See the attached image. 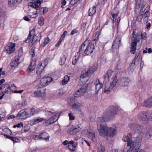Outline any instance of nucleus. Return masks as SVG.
<instances>
[{
    "mask_svg": "<svg viewBox=\"0 0 152 152\" xmlns=\"http://www.w3.org/2000/svg\"><path fill=\"white\" fill-rule=\"evenodd\" d=\"M135 16L137 18V21L139 22L141 21L143 18L142 9L145 7L146 3L144 1V0H135Z\"/></svg>",
    "mask_w": 152,
    "mask_h": 152,
    "instance_id": "f257e3e1",
    "label": "nucleus"
},
{
    "mask_svg": "<svg viewBox=\"0 0 152 152\" xmlns=\"http://www.w3.org/2000/svg\"><path fill=\"white\" fill-rule=\"evenodd\" d=\"M141 37L142 39L146 40L147 39L146 34L145 32L141 33L140 31H139L136 33L135 36L132 37V42L130 48V52L132 53H135L137 42H139L140 41V37Z\"/></svg>",
    "mask_w": 152,
    "mask_h": 152,
    "instance_id": "f03ea898",
    "label": "nucleus"
},
{
    "mask_svg": "<svg viewBox=\"0 0 152 152\" xmlns=\"http://www.w3.org/2000/svg\"><path fill=\"white\" fill-rule=\"evenodd\" d=\"M43 111L45 115L49 116H53L49 119L46 121L45 124L48 126L55 122L58 118L59 114L56 112H53L50 110L46 108L43 110Z\"/></svg>",
    "mask_w": 152,
    "mask_h": 152,
    "instance_id": "7ed1b4c3",
    "label": "nucleus"
},
{
    "mask_svg": "<svg viewBox=\"0 0 152 152\" xmlns=\"http://www.w3.org/2000/svg\"><path fill=\"white\" fill-rule=\"evenodd\" d=\"M118 109L115 106H111L108 107L104 116L107 120L113 118L117 113Z\"/></svg>",
    "mask_w": 152,
    "mask_h": 152,
    "instance_id": "20e7f679",
    "label": "nucleus"
},
{
    "mask_svg": "<svg viewBox=\"0 0 152 152\" xmlns=\"http://www.w3.org/2000/svg\"><path fill=\"white\" fill-rule=\"evenodd\" d=\"M117 77L115 75L113 76L112 81L110 83L109 85H106L104 89V93L108 94L112 90L116 88L115 85L117 82Z\"/></svg>",
    "mask_w": 152,
    "mask_h": 152,
    "instance_id": "39448f33",
    "label": "nucleus"
},
{
    "mask_svg": "<svg viewBox=\"0 0 152 152\" xmlns=\"http://www.w3.org/2000/svg\"><path fill=\"white\" fill-rule=\"evenodd\" d=\"M19 61V58H14L12 59L11 62L8 67L7 69L9 72H12L14 71L20 63Z\"/></svg>",
    "mask_w": 152,
    "mask_h": 152,
    "instance_id": "423d86ee",
    "label": "nucleus"
},
{
    "mask_svg": "<svg viewBox=\"0 0 152 152\" xmlns=\"http://www.w3.org/2000/svg\"><path fill=\"white\" fill-rule=\"evenodd\" d=\"M52 80V78L50 77H44L40 80L38 86L39 88L44 87L49 84Z\"/></svg>",
    "mask_w": 152,
    "mask_h": 152,
    "instance_id": "0eeeda50",
    "label": "nucleus"
},
{
    "mask_svg": "<svg viewBox=\"0 0 152 152\" xmlns=\"http://www.w3.org/2000/svg\"><path fill=\"white\" fill-rule=\"evenodd\" d=\"M150 111H141L137 115L138 119L142 121H147L150 118Z\"/></svg>",
    "mask_w": 152,
    "mask_h": 152,
    "instance_id": "6e6552de",
    "label": "nucleus"
},
{
    "mask_svg": "<svg viewBox=\"0 0 152 152\" xmlns=\"http://www.w3.org/2000/svg\"><path fill=\"white\" fill-rule=\"evenodd\" d=\"M2 88L3 89V91L7 94H10L11 91L14 92L16 88V86L14 84H12L10 85L5 84L2 86Z\"/></svg>",
    "mask_w": 152,
    "mask_h": 152,
    "instance_id": "1a4fd4ad",
    "label": "nucleus"
},
{
    "mask_svg": "<svg viewBox=\"0 0 152 152\" xmlns=\"http://www.w3.org/2000/svg\"><path fill=\"white\" fill-rule=\"evenodd\" d=\"M129 127L132 130L135 131L137 133L141 132L143 129L142 125L135 123H130L129 125Z\"/></svg>",
    "mask_w": 152,
    "mask_h": 152,
    "instance_id": "9d476101",
    "label": "nucleus"
},
{
    "mask_svg": "<svg viewBox=\"0 0 152 152\" xmlns=\"http://www.w3.org/2000/svg\"><path fill=\"white\" fill-rule=\"evenodd\" d=\"M86 45V48L85 49L83 54L88 55L93 52L95 48L94 45L93 43L89 42L88 40V43Z\"/></svg>",
    "mask_w": 152,
    "mask_h": 152,
    "instance_id": "9b49d317",
    "label": "nucleus"
},
{
    "mask_svg": "<svg viewBox=\"0 0 152 152\" xmlns=\"http://www.w3.org/2000/svg\"><path fill=\"white\" fill-rule=\"evenodd\" d=\"M81 128L79 125H72L71 128H69L68 133L70 135H73L80 131Z\"/></svg>",
    "mask_w": 152,
    "mask_h": 152,
    "instance_id": "f8f14e48",
    "label": "nucleus"
},
{
    "mask_svg": "<svg viewBox=\"0 0 152 152\" xmlns=\"http://www.w3.org/2000/svg\"><path fill=\"white\" fill-rule=\"evenodd\" d=\"M97 68V66L94 65L88 70L85 73H83L80 76V78H84L93 74Z\"/></svg>",
    "mask_w": 152,
    "mask_h": 152,
    "instance_id": "ddd939ff",
    "label": "nucleus"
},
{
    "mask_svg": "<svg viewBox=\"0 0 152 152\" xmlns=\"http://www.w3.org/2000/svg\"><path fill=\"white\" fill-rule=\"evenodd\" d=\"M139 59L138 58H134L132 63L129 65V66L128 69L129 72L131 73L133 72L136 66L139 64Z\"/></svg>",
    "mask_w": 152,
    "mask_h": 152,
    "instance_id": "4468645a",
    "label": "nucleus"
},
{
    "mask_svg": "<svg viewBox=\"0 0 152 152\" xmlns=\"http://www.w3.org/2000/svg\"><path fill=\"white\" fill-rule=\"evenodd\" d=\"M94 84L95 85V92L94 95L95 96V99H96L97 98V95L98 94V92L102 87V84L100 83L98 79H96Z\"/></svg>",
    "mask_w": 152,
    "mask_h": 152,
    "instance_id": "2eb2a0df",
    "label": "nucleus"
},
{
    "mask_svg": "<svg viewBox=\"0 0 152 152\" xmlns=\"http://www.w3.org/2000/svg\"><path fill=\"white\" fill-rule=\"evenodd\" d=\"M97 129L100 136L103 137L107 136L108 132V126H105L98 128Z\"/></svg>",
    "mask_w": 152,
    "mask_h": 152,
    "instance_id": "dca6fc26",
    "label": "nucleus"
},
{
    "mask_svg": "<svg viewBox=\"0 0 152 152\" xmlns=\"http://www.w3.org/2000/svg\"><path fill=\"white\" fill-rule=\"evenodd\" d=\"M31 60L29 65L27 69V72H31L36 67V59L35 58H31Z\"/></svg>",
    "mask_w": 152,
    "mask_h": 152,
    "instance_id": "f3484780",
    "label": "nucleus"
},
{
    "mask_svg": "<svg viewBox=\"0 0 152 152\" xmlns=\"http://www.w3.org/2000/svg\"><path fill=\"white\" fill-rule=\"evenodd\" d=\"M105 119L107 120L105 117H100L97 118L96 121L97 128L105 126Z\"/></svg>",
    "mask_w": 152,
    "mask_h": 152,
    "instance_id": "a211bd4d",
    "label": "nucleus"
},
{
    "mask_svg": "<svg viewBox=\"0 0 152 152\" xmlns=\"http://www.w3.org/2000/svg\"><path fill=\"white\" fill-rule=\"evenodd\" d=\"M33 35L31 43L33 45H34L39 42L41 37V33H39L36 34H34V35Z\"/></svg>",
    "mask_w": 152,
    "mask_h": 152,
    "instance_id": "6ab92c4d",
    "label": "nucleus"
},
{
    "mask_svg": "<svg viewBox=\"0 0 152 152\" xmlns=\"http://www.w3.org/2000/svg\"><path fill=\"white\" fill-rule=\"evenodd\" d=\"M42 0H37L36 3L31 2H29L28 4L29 6L35 8L37 10H40V6L42 2Z\"/></svg>",
    "mask_w": 152,
    "mask_h": 152,
    "instance_id": "aec40b11",
    "label": "nucleus"
},
{
    "mask_svg": "<svg viewBox=\"0 0 152 152\" xmlns=\"http://www.w3.org/2000/svg\"><path fill=\"white\" fill-rule=\"evenodd\" d=\"M15 43H9L5 48L7 53L8 54H10L12 53L15 50Z\"/></svg>",
    "mask_w": 152,
    "mask_h": 152,
    "instance_id": "412c9836",
    "label": "nucleus"
},
{
    "mask_svg": "<svg viewBox=\"0 0 152 152\" xmlns=\"http://www.w3.org/2000/svg\"><path fill=\"white\" fill-rule=\"evenodd\" d=\"M44 68L43 66L40 65V64H39L36 68V73L39 77H40L43 75L44 73Z\"/></svg>",
    "mask_w": 152,
    "mask_h": 152,
    "instance_id": "4be33fe9",
    "label": "nucleus"
},
{
    "mask_svg": "<svg viewBox=\"0 0 152 152\" xmlns=\"http://www.w3.org/2000/svg\"><path fill=\"white\" fill-rule=\"evenodd\" d=\"M130 80L128 78L123 77L118 81V83L122 86H127L129 84Z\"/></svg>",
    "mask_w": 152,
    "mask_h": 152,
    "instance_id": "5701e85b",
    "label": "nucleus"
},
{
    "mask_svg": "<svg viewBox=\"0 0 152 152\" xmlns=\"http://www.w3.org/2000/svg\"><path fill=\"white\" fill-rule=\"evenodd\" d=\"M86 88L85 86H83L76 91L75 94V97H77L80 95H83L86 91Z\"/></svg>",
    "mask_w": 152,
    "mask_h": 152,
    "instance_id": "b1692460",
    "label": "nucleus"
},
{
    "mask_svg": "<svg viewBox=\"0 0 152 152\" xmlns=\"http://www.w3.org/2000/svg\"><path fill=\"white\" fill-rule=\"evenodd\" d=\"M88 137L91 139L93 142H95L96 141V138L95 136V132L92 131H88Z\"/></svg>",
    "mask_w": 152,
    "mask_h": 152,
    "instance_id": "393cba45",
    "label": "nucleus"
},
{
    "mask_svg": "<svg viewBox=\"0 0 152 152\" xmlns=\"http://www.w3.org/2000/svg\"><path fill=\"white\" fill-rule=\"evenodd\" d=\"M41 140H45L46 142L49 140L50 136L46 132H43L39 134Z\"/></svg>",
    "mask_w": 152,
    "mask_h": 152,
    "instance_id": "a878e982",
    "label": "nucleus"
},
{
    "mask_svg": "<svg viewBox=\"0 0 152 152\" xmlns=\"http://www.w3.org/2000/svg\"><path fill=\"white\" fill-rule=\"evenodd\" d=\"M108 134L107 136L113 137L115 134L116 129L113 128H108Z\"/></svg>",
    "mask_w": 152,
    "mask_h": 152,
    "instance_id": "bb28decb",
    "label": "nucleus"
},
{
    "mask_svg": "<svg viewBox=\"0 0 152 152\" xmlns=\"http://www.w3.org/2000/svg\"><path fill=\"white\" fill-rule=\"evenodd\" d=\"M149 98L146 100L145 101L142 103V105L148 107H151L152 106V102Z\"/></svg>",
    "mask_w": 152,
    "mask_h": 152,
    "instance_id": "cd10ccee",
    "label": "nucleus"
},
{
    "mask_svg": "<svg viewBox=\"0 0 152 152\" xmlns=\"http://www.w3.org/2000/svg\"><path fill=\"white\" fill-rule=\"evenodd\" d=\"M113 72L110 70H108L107 72L103 76V78L104 80L107 81L108 80L109 78L111 76Z\"/></svg>",
    "mask_w": 152,
    "mask_h": 152,
    "instance_id": "c85d7f7f",
    "label": "nucleus"
},
{
    "mask_svg": "<svg viewBox=\"0 0 152 152\" xmlns=\"http://www.w3.org/2000/svg\"><path fill=\"white\" fill-rule=\"evenodd\" d=\"M35 28H34L30 31L28 36L25 41L26 43H29L31 41V38L33 35H34V34H35Z\"/></svg>",
    "mask_w": 152,
    "mask_h": 152,
    "instance_id": "c756f323",
    "label": "nucleus"
},
{
    "mask_svg": "<svg viewBox=\"0 0 152 152\" xmlns=\"http://www.w3.org/2000/svg\"><path fill=\"white\" fill-rule=\"evenodd\" d=\"M88 43V40L86 39L85 41L83 43L81 44V46L79 48V52H81L83 54V53L85 51L84 49L85 47L86 44Z\"/></svg>",
    "mask_w": 152,
    "mask_h": 152,
    "instance_id": "7c9ffc66",
    "label": "nucleus"
},
{
    "mask_svg": "<svg viewBox=\"0 0 152 152\" xmlns=\"http://www.w3.org/2000/svg\"><path fill=\"white\" fill-rule=\"evenodd\" d=\"M26 113L25 112L24 109L21 110L18 113L17 116L19 117V119H23V118L26 115Z\"/></svg>",
    "mask_w": 152,
    "mask_h": 152,
    "instance_id": "2f4dec72",
    "label": "nucleus"
},
{
    "mask_svg": "<svg viewBox=\"0 0 152 152\" xmlns=\"http://www.w3.org/2000/svg\"><path fill=\"white\" fill-rule=\"evenodd\" d=\"M96 6H94L93 7H91L89 9L88 12V15L89 16H92L96 12Z\"/></svg>",
    "mask_w": 152,
    "mask_h": 152,
    "instance_id": "473e14b6",
    "label": "nucleus"
},
{
    "mask_svg": "<svg viewBox=\"0 0 152 152\" xmlns=\"http://www.w3.org/2000/svg\"><path fill=\"white\" fill-rule=\"evenodd\" d=\"M69 77L66 75L65 76L64 79L61 81V84L62 85H64L67 84L69 81Z\"/></svg>",
    "mask_w": 152,
    "mask_h": 152,
    "instance_id": "72a5a7b5",
    "label": "nucleus"
},
{
    "mask_svg": "<svg viewBox=\"0 0 152 152\" xmlns=\"http://www.w3.org/2000/svg\"><path fill=\"white\" fill-rule=\"evenodd\" d=\"M45 119L44 118L39 117L37 118H34L33 120V125L36 124L41 122L42 121L45 120Z\"/></svg>",
    "mask_w": 152,
    "mask_h": 152,
    "instance_id": "f704fd0d",
    "label": "nucleus"
},
{
    "mask_svg": "<svg viewBox=\"0 0 152 152\" xmlns=\"http://www.w3.org/2000/svg\"><path fill=\"white\" fill-rule=\"evenodd\" d=\"M43 95V93L42 92H41V91L40 90H38L36 92H34L33 94L34 96H36L38 97H42Z\"/></svg>",
    "mask_w": 152,
    "mask_h": 152,
    "instance_id": "c9c22d12",
    "label": "nucleus"
},
{
    "mask_svg": "<svg viewBox=\"0 0 152 152\" xmlns=\"http://www.w3.org/2000/svg\"><path fill=\"white\" fill-rule=\"evenodd\" d=\"M72 108L74 110H79L80 109V106L79 104L77 102H74L72 104Z\"/></svg>",
    "mask_w": 152,
    "mask_h": 152,
    "instance_id": "e433bc0d",
    "label": "nucleus"
},
{
    "mask_svg": "<svg viewBox=\"0 0 152 152\" xmlns=\"http://www.w3.org/2000/svg\"><path fill=\"white\" fill-rule=\"evenodd\" d=\"M4 136H6V137L10 139L14 142H18L19 140V139L18 138L15 137H12L9 135H4Z\"/></svg>",
    "mask_w": 152,
    "mask_h": 152,
    "instance_id": "4c0bfd02",
    "label": "nucleus"
},
{
    "mask_svg": "<svg viewBox=\"0 0 152 152\" xmlns=\"http://www.w3.org/2000/svg\"><path fill=\"white\" fill-rule=\"evenodd\" d=\"M98 152H107V151L104 147L100 145L99 148Z\"/></svg>",
    "mask_w": 152,
    "mask_h": 152,
    "instance_id": "58836bf2",
    "label": "nucleus"
},
{
    "mask_svg": "<svg viewBox=\"0 0 152 152\" xmlns=\"http://www.w3.org/2000/svg\"><path fill=\"white\" fill-rule=\"evenodd\" d=\"M40 110L37 109H35L34 108H32L31 110V115H34L40 112Z\"/></svg>",
    "mask_w": 152,
    "mask_h": 152,
    "instance_id": "ea45409f",
    "label": "nucleus"
},
{
    "mask_svg": "<svg viewBox=\"0 0 152 152\" xmlns=\"http://www.w3.org/2000/svg\"><path fill=\"white\" fill-rule=\"evenodd\" d=\"M44 19L42 16H41L38 19V23L40 26H42L44 23Z\"/></svg>",
    "mask_w": 152,
    "mask_h": 152,
    "instance_id": "a19ab883",
    "label": "nucleus"
},
{
    "mask_svg": "<svg viewBox=\"0 0 152 152\" xmlns=\"http://www.w3.org/2000/svg\"><path fill=\"white\" fill-rule=\"evenodd\" d=\"M121 45V43L113 44L112 48L113 49H118Z\"/></svg>",
    "mask_w": 152,
    "mask_h": 152,
    "instance_id": "79ce46f5",
    "label": "nucleus"
},
{
    "mask_svg": "<svg viewBox=\"0 0 152 152\" xmlns=\"http://www.w3.org/2000/svg\"><path fill=\"white\" fill-rule=\"evenodd\" d=\"M49 41L50 39L48 37L45 38L44 40V44H41V47H44L49 42Z\"/></svg>",
    "mask_w": 152,
    "mask_h": 152,
    "instance_id": "37998d69",
    "label": "nucleus"
},
{
    "mask_svg": "<svg viewBox=\"0 0 152 152\" xmlns=\"http://www.w3.org/2000/svg\"><path fill=\"white\" fill-rule=\"evenodd\" d=\"M118 9L115 8L112 10L111 14L118 15Z\"/></svg>",
    "mask_w": 152,
    "mask_h": 152,
    "instance_id": "c03bdc74",
    "label": "nucleus"
},
{
    "mask_svg": "<svg viewBox=\"0 0 152 152\" xmlns=\"http://www.w3.org/2000/svg\"><path fill=\"white\" fill-rule=\"evenodd\" d=\"M23 51L22 48L20 47L18 50V57H21L23 54Z\"/></svg>",
    "mask_w": 152,
    "mask_h": 152,
    "instance_id": "a18cd8bd",
    "label": "nucleus"
},
{
    "mask_svg": "<svg viewBox=\"0 0 152 152\" xmlns=\"http://www.w3.org/2000/svg\"><path fill=\"white\" fill-rule=\"evenodd\" d=\"M121 43V39L119 37H117L115 38L113 44Z\"/></svg>",
    "mask_w": 152,
    "mask_h": 152,
    "instance_id": "49530a36",
    "label": "nucleus"
},
{
    "mask_svg": "<svg viewBox=\"0 0 152 152\" xmlns=\"http://www.w3.org/2000/svg\"><path fill=\"white\" fill-rule=\"evenodd\" d=\"M32 139L34 140H41L39 134L38 135H35L33 136Z\"/></svg>",
    "mask_w": 152,
    "mask_h": 152,
    "instance_id": "de8ad7c7",
    "label": "nucleus"
},
{
    "mask_svg": "<svg viewBox=\"0 0 152 152\" xmlns=\"http://www.w3.org/2000/svg\"><path fill=\"white\" fill-rule=\"evenodd\" d=\"M79 2V3H80L82 2V0H71L70 2V4L72 5H73L75 3Z\"/></svg>",
    "mask_w": 152,
    "mask_h": 152,
    "instance_id": "09e8293b",
    "label": "nucleus"
},
{
    "mask_svg": "<svg viewBox=\"0 0 152 152\" xmlns=\"http://www.w3.org/2000/svg\"><path fill=\"white\" fill-rule=\"evenodd\" d=\"M23 123L22 122H20L17 124L14 125L13 126V127L14 128H15L16 127L20 128L21 127H23Z\"/></svg>",
    "mask_w": 152,
    "mask_h": 152,
    "instance_id": "8fccbe9b",
    "label": "nucleus"
},
{
    "mask_svg": "<svg viewBox=\"0 0 152 152\" xmlns=\"http://www.w3.org/2000/svg\"><path fill=\"white\" fill-rule=\"evenodd\" d=\"M84 54L82 53L81 52H79V51L78 52H77L75 55V57H80V56H81V55H82L83 56H85Z\"/></svg>",
    "mask_w": 152,
    "mask_h": 152,
    "instance_id": "3c124183",
    "label": "nucleus"
},
{
    "mask_svg": "<svg viewBox=\"0 0 152 152\" xmlns=\"http://www.w3.org/2000/svg\"><path fill=\"white\" fill-rule=\"evenodd\" d=\"M111 15L112 17L111 18V19L112 20L113 23H114L115 21H116L118 15L113 14H111Z\"/></svg>",
    "mask_w": 152,
    "mask_h": 152,
    "instance_id": "603ef678",
    "label": "nucleus"
},
{
    "mask_svg": "<svg viewBox=\"0 0 152 152\" xmlns=\"http://www.w3.org/2000/svg\"><path fill=\"white\" fill-rule=\"evenodd\" d=\"M25 112L26 113V115H31V110L28 108L24 109Z\"/></svg>",
    "mask_w": 152,
    "mask_h": 152,
    "instance_id": "864d4df0",
    "label": "nucleus"
},
{
    "mask_svg": "<svg viewBox=\"0 0 152 152\" xmlns=\"http://www.w3.org/2000/svg\"><path fill=\"white\" fill-rule=\"evenodd\" d=\"M60 61V64L62 65L64 64L66 61V58H61Z\"/></svg>",
    "mask_w": 152,
    "mask_h": 152,
    "instance_id": "5fc2aeb1",
    "label": "nucleus"
},
{
    "mask_svg": "<svg viewBox=\"0 0 152 152\" xmlns=\"http://www.w3.org/2000/svg\"><path fill=\"white\" fill-rule=\"evenodd\" d=\"M68 115L69 118V120L70 121H72L75 118L73 116V114L72 113H69V114Z\"/></svg>",
    "mask_w": 152,
    "mask_h": 152,
    "instance_id": "6e6d98bb",
    "label": "nucleus"
},
{
    "mask_svg": "<svg viewBox=\"0 0 152 152\" xmlns=\"http://www.w3.org/2000/svg\"><path fill=\"white\" fill-rule=\"evenodd\" d=\"M140 58H138L140 59ZM139 63H140V69H142L143 67L144 63L142 61L141 58L140 60V59H139Z\"/></svg>",
    "mask_w": 152,
    "mask_h": 152,
    "instance_id": "4d7b16f0",
    "label": "nucleus"
},
{
    "mask_svg": "<svg viewBox=\"0 0 152 152\" xmlns=\"http://www.w3.org/2000/svg\"><path fill=\"white\" fill-rule=\"evenodd\" d=\"M57 94L59 96H61L63 95L64 94V93L63 92V90L61 89L59 90L58 91V92Z\"/></svg>",
    "mask_w": 152,
    "mask_h": 152,
    "instance_id": "13d9d810",
    "label": "nucleus"
},
{
    "mask_svg": "<svg viewBox=\"0 0 152 152\" xmlns=\"http://www.w3.org/2000/svg\"><path fill=\"white\" fill-rule=\"evenodd\" d=\"M150 15V12L148 11H146L145 13V14L144 15V16L145 17V18L149 17Z\"/></svg>",
    "mask_w": 152,
    "mask_h": 152,
    "instance_id": "bf43d9fd",
    "label": "nucleus"
},
{
    "mask_svg": "<svg viewBox=\"0 0 152 152\" xmlns=\"http://www.w3.org/2000/svg\"><path fill=\"white\" fill-rule=\"evenodd\" d=\"M15 2V0H9L8 3L9 5L11 6L13 5Z\"/></svg>",
    "mask_w": 152,
    "mask_h": 152,
    "instance_id": "052dcab7",
    "label": "nucleus"
},
{
    "mask_svg": "<svg viewBox=\"0 0 152 152\" xmlns=\"http://www.w3.org/2000/svg\"><path fill=\"white\" fill-rule=\"evenodd\" d=\"M78 58H75L74 59H73L72 63L73 65L75 64L76 63V62H77V61H78Z\"/></svg>",
    "mask_w": 152,
    "mask_h": 152,
    "instance_id": "680f3d73",
    "label": "nucleus"
},
{
    "mask_svg": "<svg viewBox=\"0 0 152 152\" xmlns=\"http://www.w3.org/2000/svg\"><path fill=\"white\" fill-rule=\"evenodd\" d=\"M48 10V8L47 7H44L43 8V14H45L46 13Z\"/></svg>",
    "mask_w": 152,
    "mask_h": 152,
    "instance_id": "e2e57ef3",
    "label": "nucleus"
},
{
    "mask_svg": "<svg viewBox=\"0 0 152 152\" xmlns=\"http://www.w3.org/2000/svg\"><path fill=\"white\" fill-rule=\"evenodd\" d=\"M47 62H46L45 60L43 61L40 64V65H42L43 66L44 65V66H45L47 64Z\"/></svg>",
    "mask_w": 152,
    "mask_h": 152,
    "instance_id": "0e129e2a",
    "label": "nucleus"
},
{
    "mask_svg": "<svg viewBox=\"0 0 152 152\" xmlns=\"http://www.w3.org/2000/svg\"><path fill=\"white\" fill-rule=\"evenodd\" d=\"M77 30H76L75 29H74L72 31L70 34L71 35H73L75 34L77 32Z\"/></svg>",
    "mask_w": 152,
    "mask_h": 152,
    "instance_id": "69168bd1",
    "label": "nucleus"
},
{
    "mask_svg": "<svg viewBox=\"0 0 152 152\" xmlns=\"http://www.w3.org/2000/svg\"><path fill=\"white\" fill-rule=\"evenodd\" d=\"M29 129L30 128L28 127L26 128L24 127V129L23 130V131L24 132H28Z\"/></svg>",
    "mask_w": 152,
    "mask_h": 152,
    "instance_id": "338daca9",
    "label": "nucleus"
},
{
    "mask_svg": "<svg viewBox=\"0 0 152 152\" xmlns=\"http://www.w3.org/2000/svg\"><path fill=\"white\" fill-rule=\"evenodd\" d=\"M146 136L148 138H150L152 136V134L151 133H150L149 132L148 133L146 134Z\"/></svg>",
    "mask_w": 152,
    "mask_h": 152,
    "instance_id": "774afa93",
    "label": "nucleus"
}]
</instances>
